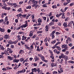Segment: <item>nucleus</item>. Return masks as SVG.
<instances>
[{
  "mask_svg": "<svg viewBox=\"0 0 74 74\" xmlns=\"http://www.w3.org/2000/svg\"><path fill=\"white\" fill-rule=\"evenodd\" d=\"M25 24H24L23 25H21V27H22V28H23L26 27H27V21H26L25 22Z\"/></svg>",
  "mask_w": 74,
  "mask_h": 74,
  "instance_id": "1",
  "label": "nucleus"
},
{
  "mask_svg": "<svg viewBox=\"0 0 74 74\" xmlns=\"http://www.w3.org/2000/svg\"><path fill=\"white\" fill-rule=\"evenodd\" d=\"M55 31H53L52 32L51 34L50 35L52 37V39H53L54 37H55V36L54 35V34L55 33Z\"/></svg>",
  "mask_w": 74,
  "mask_h": 74,
  "instance_id": "2",
  "label": "nucleus"
},
{
  "mask_svg": "<svg viewBox=\"0 0 74 74\" xmlns=\"http://www.w3.org/2000/svg\"><path fill=\"white\" fill-rule=\"evenodd\" d=\"M0 49L2 50L3 51H5V49L1 45H0Z\"/></svg>",
  "mask_w": 74,
  "mask_h": 74,
  "instance_id": "3",
  "label": "nucleus"
},
{
  "mask_svg": "<svg viewBox=\"0 0 74 74\" xmlns=\"http://www.w3.org/2000/svg\"><path fill=\"white\" fill-rule=\"evenodd\" d=\"M59 58L60 59H61L62 58L65 59V56L64 54H62L60 56Z\"/></svg>",
  "mask_w": 74,
  "mask_h": 74,
  "instance_id": "4",
  "label": "nucleus"
},
{
  "mask_svg": "<svg viewBox=\"0 0 74 74\" xmlns=\"http://www.w3.org/2000/svg\"><path fill=\"white\" fill-rule=\"evenodd\" d=\"M4 38H5L6 40H7V39H10V37H9V35H5L4 36Z\"/></svg>",
  "mask_w": 74,
  "mask_h": 74,
  "instance_id": "5",
  "label": "nucleus"
},
{
  "mask_svg": "<svg viewBox=\"0 0 74 74\" xmlns=\"http://www.w3.org/2000/svg\"><path fill=\"white\" fill-rule=\"evenodd\" d=\"M14 6V8H16H16H18V5H17V4H16V3H13L12 6Z\"/></svg>",
  "mask_w": 74,
  "mask_h": 74,
  "instance_id": "6",
  "label": "nucleus"
},
{
  "mask_svg": "<svg viewBox=\"0 0 74 74\" xmlns=\"http://www.w3.org/2000/svg\"><path fill=\"white\" fill-rule=\"evenodd\" d=\"M8 60H14V57H11V56H8Z\"/></svg>",
  "mask_w": 74,
  "mask_h": 74,
  "instance_id": "7",
  "label": "nucleus"
},
{
  "mask_svg": "<svg viewBox=\"0 0 74 74\" xmlns=\"http://www.w3.org/2000/svg\"><path fill=\"white\" fill-rule=\"evenodd\" d=\"M58 73H59V74H60L61 73H63V68H61L60 70V71L58 70Z\"/></svg>",
  "mask_w": 74,
  "mask_h": 74,
  "instance_id": "8",
  "label": "nucleus"
},
{
  "mask_svg": "<svg viewBox=\"0 0 74 74\" xmlns=\"http://www.w3.org/2000/svg\"><path fill=\"white\" fill-rule=\"evenodd\" d=\"M19 61V60L16 59L13 60V62H14V63H18Z\"/></svg>",
  "mask_w": 74,
  "mask_h": 74,
  "instance_id": "9",
  "label": "nucleus"
},
{
  "mask_svg": "<svg viewBox=\"0 0 74 74\" xmlns=\"http://www.w3.org/2000/svg\"><path fill=\"white\" fill-rule=\"evenodd\" d=\"M51 67H56L57 66V64H56V63H52L51 64Z\"/></svg>",
  "mask_w": 74,
  "mask_h": 74,
  "instance_id": "10",
  "label": "nucleus"
},
{
  "mask_svg": "<svg viewBox=\"0 0 74 74\" xmlns=\"http://www.w3.org/2000/svg\"><path fill=\"white\" fill-rule=\"evenodd\" d=\"M33 31H31L30 32V33L29 34V36H30V37L33 36Z\"/></svg>",
  "mask_w": 74,
  "mask_h": 74,
  "instance_id": "11",
  "label": "nucleus"
},
{
  "mask_svg": "<svg viewBox=\"0 0 74 74\" xmlns=\"http://www.w3.org/2000/svg\"><path fill=\"white\" fill-rule=\"evenodd\" d=\"M5 31V29L4 28H1L0 27V32H4Z\"/></svg>",
  "mask_w": 74,
  "mask_h": 74,
  "instance_id": "12",
  "label": "nucleus"
},
{
  "mask_svg": "<svg viewBox=\"0 0 74 74\" xmlns=\"http://www.w3.org/2000/svg\"><path fill=\"white\" fill-rule=\"evenodd\" d=\"M24 51L23 50H20L19 51V54H23L24 53Z\"/></svg>",
  "mask_w": 74,
  "mask_h": 74,
  "instance_id": "13",
  "label": "nucleus"
},
{
  "mask_svg": "<svg viewBox=\"0 0 74 74\" xmlns=\"http://www.w3.org/2000/svg\"><path fill=\"white\" fill-rule=\"evenodd\" d=\"M34 59L35 60V62H36L37 60H39V58L36 56L34 57Z\"/></svg>",
  "mask_w": 74,
  "mask_h": 74,
  "instance_id": "14",
  "label": "nucleus"
},
{
  "mask_svg": "<svg viewBox=\"0 0 74 74\" xmlns=\"http://www.w3.org/2000/svg\"><path fill=\"white\" fill-rule=\"evenodd\" d=\"M25 47L26 49H27L28 50H30V48L29 47H28V46H27V45H25Z\"/></svg>",
  "mask_w": 74,
  "mask_h": 74,
  "instance_id": "15",
  "label": "nucleus"
},
{
  "mask_svg": "<svg viewBox=\"0 0 74 74\" xmlns=\"http://www.w3.org/2000/svg\"><path fill=\"white\" fill-rule=\"evenodd\" d=\"M66 17L64 16V13H62V19H65Z\"/></svg>",
  "mask_w": 74,
  "mask_h": 74,
  "instance_id": "16",
  "label": "nucleus"
},
{
  "mask_svg": "<svg viewBox=\"0 0 74 74\" xmlns=\"http://www.w3.org/2000/svg\"><path fill=\"white\" fill-rule=\"evenodd\" d=\"M26 37L25 36H22V40H25L26 39Z\"/></svg>",
  "mask_w": 74,
  "mask_h": 74,
  "instance_id": "17",
  "label": "nucleus"
},
{
  "mask_svg": "<svg viewBox=\"0 0 74 74\" xmlns=\"http://www.w3.org/2000/svg\"><path fill=\"white\" fill-rule=\"evenodd\" d=\"M11 9V8L10 7H6L5 8V10H8V11H9Z\"/></svg>",
  "mask_w": 74,
  "mask_h": 74,
  "instance_id": "18",
  "label": "nucleus"
},
{
  "mask_svg": "<svg viewBox=\"0 0 74 74\" xmlns=\"http://www.w3.org/2000/svg\"><path fill=\"white\" fill-rule=\"evenodd\" d=\"M17 38H18V40H19V41L21 40V36L20 35H18L17 36Z\"/></svg>",
  "mask_w": 74,
  "mask_h": 74,
  "instance_id": "19",
  "label": "nucleus"
},
{
  "mask_svg": "<svg viewBox=\"0 0 74 74\" xmlns=\"http://www.w3.org/2000/svg\"><path fill=\"white\" fill-rule=\"evenodd\" d=\"M8 43H9L10 44H14V42H12L11 40H10L8 42Z\"/></svg>",
  "mask_w": 74,
  "mask_h": 74,
  "instance_id": "20",
  "label": "nucleus"
},
{
  "mask_svg": "<svg viewBox=\"0 0 74 74\" xmlns=\"http://www.w3.org/2000/svg\"><path fill=\"white\" fill-rule=\"evenodd\" d=\"M13 4V3H10V2L7 3V4H8V5H10V6H12Z\"/></svg>",
  "mask_w": 74,
  "mask_h": 74,
  "instance_id": "21",
  "label": "nucleus"
},
{
  "mask_svg": "<svg viewBox=\"0 0 74 74\" xmlns=\"http://www.w3.org/2000/svg\"><path fill=\"white\" fill-rule=\"evenodd\" d=\"M67 40L68 41H69L70 42H71V39L70 37H68L67 38Z\"/></svg>",
  "mask_w": 74,
  "mask_h": 74,
  "instance_id": "22",
  "label": "nucleus"
},
{
  "mask_svg": "<svg viewBox=\"0 0 74 74\" xmlns=\"http://www.w3.org/2000/svg\"><path fill=\"white\" fill-rule=\"evenodd\" d=\"M38 23H41L42 22V20L41 18H39L38 20Z\"/></svg>",
  "mask_w": 74,
  "mask_h": 74,
  "instance_id": "23",
  "label": "nucleus"
},
{
  "mask_svg": "<svg viewBox=\"0 0 74 74\" xmlns=\"http://www.w3.org/2000/svg\"><path fill=\"white\" fill-rule=\"evenodd\" d=\"M67 45H63L62 46V48H64L66 47H67Z\"/></svg>",
  "mask_w": 74,
  "mask_h": 74,
  "instance_id": "24",
  "label": "nucleus"
},
{
  "mask_svg": "<svg viewBox=\"0 0 74 74\" xmlns=\"http://www.w3.org/2000/svg\"><path fill=\"white\" fill-rule=\"evenodd\" d=\"M63 26L65 27H67V23H64L63 24Z\"/></svg>",
  "mask_w": 74,
  "mask_h": 74,
  "instance_id": "25",
  "label": "nucleus"
},
{
  "mask_svg": "<svg viewBox=\"0 0 74 74\" xmlns=\"http://www.w3.org/2000/svg\"><path fill=\"white\" fill-rule=\"evenodd\" d=\"M32 72H36V68H34V69H32Z\"/></svg>",
  "mask_w": 74,
  "mask_h": 74,
  "instance_id": "26",
  "label": "nucleus"
},
{
  "mask_svg": "<svg viewBox=\"0 0 74 74\" xmlns=\"http://www.w3.org/2000/svg\"><path fill=\"white\" fill-rule=\"evenodd\" d=\"M52 8H53V9H54L55 8H57V7L56 6V5H53L52 6Z\"/></svg>",
  "mask_w": 74,
  "mask_h": 74,
  "instance_id": "27",
  "label": "nucleus"
},
{
  "mask_svg": "<svg viewBox=\"0 0 74 74\" xmlns=\"http://www.w3.org/2000/svg\"><path fill=\"white\" fill-rule=\"evenodd\" d=\"M54 23H53L52 22H51L49 24V26H52L53 25H54Z\"/></svg>",
  "mask_w": 74,
  "mask_h": 74,
  "instance_id": "28",
  "label": "nucleus"
},
{
  "mask_svg": "<svg viewBox=\"0 0 74 74\" xmlns=\"http://www.w3.org/2000/svg\"><path fill=\"white\" fill-rule=\"evenodd\" d=\"M19 73H23L22 71H18L16 73L17 74H19Z\"/></svg>",
  "mask_w": 74,
  "mask_h": 74,
  "instance_id": "29",
  "label": "nucleus"
},
{
  "mask_svg": "<svg viewBox=\"0 0 74 74\" xmlns=\"http://www.w3.org/2000/svg\"><path fill=\"white\" fill-rule=\"evenodd\" d=\"M25 60V59L23 58H22L20 59V62H22V61H23Z\"/></svg>",
  "mask_w": 74,
  "mask_h": 74,
  "instance_id": "30",
  "label": "nucleus"
},
{
  "mask_svg": "<svg viewBox=\"0 0 74 74\" xmlns=\"http://www.w3.org/2000/svg\"><path fill=\"white\" fill-rule=\"evenodd\" d=\"M69 63H72L73 64H74V62L73 61H69L68 62Z\"/></svg>",
  "mask_w": 74,
  "mask_h": 74,
  "instance_id": "31",
  "label": "nucleus"
},
{
  "mask_svg": "<svg viewBox=\"0 0 74 74\" xmlns=\"http://www.w3.org/2000/svg\"><path fill=\"white\" fill-rule=\"evenodd\" d=\"M8 21V16H6L5 18V21L7 22Z\"/></svg>",
  "mask_w": 74,
  "mask_h": 74,
  "instance_id": "32",
  "label": "nucleus"
},
{
  "mask_svg": "<svg viewBox=\"0 0 74 74\" xmlns=\"http://www.w3.org/2000/svg\"><path fill=\"white\" fill-rule=\"evenodd\" d=\"M31 8V6L30 5H29L28 6H27L26 7V8L27 9H30Z\"/></svg>",
  "mask_w": 74,
  "mask_h": 74,
  "instance_id": "33",
  "label": "nucleus"
},
{
  "mask_svg": "<svg viewBox=\"0 0 74 74\" xmlns=\"http://www.w3.org/2000/svg\"><path fill=\"white\" fill-rule=\"evenodd\" d=\"M40 71H41L40 70V68L36 69V71H38L39 73V72H40Z\"/></svg>",
  "mask_w": 74,
  "mask_h": 74,
  "instance_id": "34",
  "label": "nucleus"
},
{
  "mask_svg": "<svg viewBox=\"0 0 74 74\" xmlns=\"http://www.w3.org/2000/svg\"><path fill=\"white\" fill-rule=\"evenodd\" d=\"M40 58L42 60H44L45 59V57H44V56H42L40 57Z\"/></svg>",
  "mask_w": 74,
  "mask_h": 74,
  "instance_id": "35",
  "label": "nucleus"
},
{
  "mask_svg": "<svg viewBox=\"0 0 74 74\" xmlns=\"http://www.w3.org/2000/svg\"><path fill=\"white\" fill-rule=\"evenodd\" d=\"M16 16H17V17H20L21 16H22V14H18V15H17Z\"/></svg>",
  "mask_w": 74,
  "mask_h": 74,
  "instance_id": "36",
  "label": "nucleus"
},
{
  "mask_svg": "<svg viewBox=\"0 0 74 74\" xmlns=\"http://www.w3.org/2000/svg\"><path fill=\"white\" fill-rule=\"evenodd\" d=\"M22 73H24L25 71H26V69H23L22 70Z\"/></svg>",
  "mask_w": 74,
  "mask_h": 74,
  "instance_id": "37",
  "label": "nucleus"
},
{
  "mask_svg": "<svg viewBox=\"0 0 74 74\" xmlns=\"http://www.w3.org/2000/svg\"><path fill=\"white\" fill-rule=\"evenodd\" d=\"M63 59H61V61L60 62V63L62 64H63Z\"/></svg>",
  "mask_w": 74,
  "mask_h": 74,
  "instance_id": "38",
  "label": "nucleus"
},
{
  "mask_svg": "<svg viewBox=\"0 0 74 74\" xmlns=\"http://www.w3.org/2000/svg\"><path fill=\"white\" fill-rule=\"evenodd\" d=\"M17 11H18V12H22V9L21 8L17 10Z\"/></svg>",
  "mask_w": 74,
  "mask_h": 74,
  "instance_id": "39",
  "label": "nucleus"
},
{
  "mask_svg": "<svg viewBox=\"0 0 74 74\" xmlns=\"http://www.w3.org/2000/svg\"><path fill=\"white\" fill-rule=\"evenodd\" d=\"M55 18V16H52L50 17V19L51 20H52V19L53 18Z\"/></svg>",
  "mask_w": 74,
  "mask_h": 74,
  "instance_id": "40",
  "label": "nucleus"
},
{
  "mask_svg": "<svg viewBox=\"0 0 74 74\" xmlns=\"http://www.w3.org/2000/svg\"><path fill=\"white\" fill-rule=\"evenodd\" d=\"M8 1V0H3L2 2L3 3H5V2H7Z\"/></svg>",
  "mask_w": 74,
  "mask_h": 74,
  "instance_id": "41",
  "label": "nucleus"
},
{
  "mask_svg": "<svg viewBox=\"0 0 74 74\" xmlns=\"http://www.w3.org/2000/svg\"><path fill=\"white\" fill-rule=\"evenodd\" d=\"M18 42V40H15L14 42H13V43L14 44H16V43H17V42Z\"/></svg>",
  "mask_w": 74,
  "mask_h": 74,
  "instance_id": "42",
  "label": "nucleus"
},
{
  "mask_svg": "<svg viewBox=\"0 0 74 74\" xmlns=\"http://www.w3.org/2000/svg\"><path fill=\"white\" fill-rule=\"evenodd\" d=\"M67 3H68V4H69V3H71V0H67L66 1Z\"/></svg>",
  "mask_w": 74,
  "mask_h": 74,
  "instance_id": "43",
  "label": "nucleus"
},
{
  "mask_svg": "<svg viewBox=\"0 0 74 74\" xmlns=\"http://www.w3.org/2000/svg\"><path fill=\"white\" fill-rule=\"evenodd\" d=\"M47 41H48V39L46 37V38L44 40V41H45V42H46Z\"/></svg>",
  "mask_w": 74,
  "mask_h": 74,
  "instance_id": "44",
  "label": "nucleus"
},
{
  "mask_svg": "<svg viewBox=\"0 0 74 74\" xmlns=\"http://www.w3.org/2000/svg\"><path fill=\"white\" fill-rule=\"evenodd\" d=\"M42 33V31H39L37 32V33H38V34H39V33Z\"/></svg>",
  "mask_w": 74,
  "mask_h": 74,
  "instance_id": "45",
  "label": "nucleus"
},
{
  "mask_svg": "<svg viewBox=\"0 0 74 74\" xmlns=\"http://www.w3.org/2000/svg\"><path fill=\"white\" fill-rule=\"evenodd\" d=\"M9 53H12V52H13V51L11 50V49H10V50L9 51Z\"/></svg>",
  "mask_w": 74,
  "mask_h": 74,
  "instance_id": "46",
  "label": "nucleus"
},
{
  "mask_svg": "<svg viewBox=\"0 0 74 74\" xmlns=\"http://www.w3.org/2000/svg\"><path fill=\"white\" fill-rule=\"evenodd\" d=\"M36 36H37V35H34V36H33L32 37V38H36Z\"/></svg>",
  "mask_w": 74,
  "mask_h": 74,
  "instance_id": "47",
  "label": "nucleus"
},
{
  "mask_svg": "<svg viewBox=\"0 0 74 74\" xmlns=\"http://www.w3.org/2000/svg\"><path fill=\"white\" fill-rule=\"evenodd\" d=\"M37 65V63H35L33 64V66H35V67H36V66Z\"/></svg>",
  "mask_w": 74,
  "mask_h": 74,
  "instance_id": "48",
  "label": "nucleus"
},
{
  "mask_svg": "<svg viewBox=\"0 0 74 74\" xmlns=\"http://www.w3.org/2000/svg\"><path fill=\"white\" fill-rule=\"evenodd\" d=\"M22 27H21V26L20 27H19L18 28H17L16 29V30H19L20 28H21Z\"/></svg>",
  "mask_w": 74,
  "mask_h": 74,
  "instance_id": "49",
  "label": "nucleus"
},
{
  "mask_svg": "<svg viewBox=\"0 0 74 74\" xmlns=\"http://www.w3.org/2000/svg\"><path fill=\"white\" fill-rule=\"evenodd\" d=\"M68 27H71L72 26V25H71V24H70V23H69L68 24Z\"/></svg>",
  "mask_w": 74,
  "mask_h": 74,
  "instance_id": "50",
  "label": "nucleus"
},
{
  "mask_svg": "<svg viewBox=\"0 0 74 74\" xmlns=\"http://www.w3.org/2000/svg\"><path fill=\"white\" fill-rule=\"evenodd\" d=\"M56 35H58V34H60V33L58 32H56Z\"/></svg>",
  "mask_w": 74,
  "mask_h": 74,
  "instance_id": "51",
  "label": "nucleus"
},
{
  "mask_svg": "<svg viewBox=\"0 0 74 74\" xmlns=\"http://www.w3.org/2000/svg\"><path fill=\"white\" fill-rule=\"evenodd\" d=\"M52 15V12H50L49 13V16H51Z\"/></svg>",
  "mask_w": 74,
  "mask_h": 74,
  "instance_id": "52",
  "label": "nucleus"
},
{
  "mask_svg": "<svg viewBox=\"0 0 74 74\" xmlns=\"http://www.w3.org/2000/svg\"><path fill=\"white\" fill-rule=\"evenodd\" d=\"M42 7H47V6L45 4L43 5H42Z\"/></svg>",
  "mask_w": 74,
  "mask_h": 74,
  "instance_id": "53",
  "label": "nucleus"
},
{
  "mask_svg": "<svg viewBox=\"0 0 74 74\" xmlns=\"http://www.w3.org/2000/svg\"><path fill=\"white\" fill-rule=\"evenodd\" d=\"M56 40H54L51 42V43L52 44H55L56 42Z\"/></svg>",
  "mask_w": 74,
  "mask_h": 74,
  "instance_id": "54",
  "label": "nucleus"
},
{
  "mask_svg": "<svg viewBox=\"0 0 74 74\" xmlns=\"http://www.w3.org/2000/svg\"><path fill=\"white\" fill-rule=\"evenodd\" d=\"M68 3L67 2H64V5H67Z\"/></svg>",
  "mask_w": 74,
  "mask_h": 74,
  "instance_id": "55",
  "label": "nucleus"
},
{
  "mask_svg": "<svg viewBox=\"0 0 74 74\" xmlns=\"http://www.w3.org/2000/svg\"><path fill=\"white\" fill-rule=\"evenodd\" d=\"M3 21H4V20H3V19H0V23H2V22H3Z\"/></svg>",
  "mask_w": 74,
  "mask_h": 74,
  "instance_id": "56",
  "label": "nucleus"
},
{
  "mask_svg": "<svg viewBox=\"0 0 74 74\" xmlns=\"http://www.w3.org/2000/svg\"><path fill=\"white\" fill-rule=\"evenodd\" d=\"M23 1H21L19 2V4L21 5V4H23Z\"/></svg>",
  "mask_w": 74,
  "mask_h": 74,
  "instance_id": "57",
  "label": "nucleus"
},
{
  "mask_svg": "<svg viewBox=\"0 0 74 74\" xmlns=\"http://www.w3.org/2000/svg\"><path fill=\"white\" fill-rule=\"evenodd\" d=\"M53 74H58V72L56 71H54L53 72Z\"/></svg>",
  "mask_w": 74,
  "mask_h": 74,
  "instance_id": "58",
  "label": "nucleus"
},
{
  "mask_svg": "<svg viewBox=\"0 0 74 74\" xmlns=\"http://www.w3.org/2000/svg\"><path fill=\"white\" fill-rule=\"evenodd\" d=\"M69 46L70 47H72L73 46V44L72 43H70L69 44Z\"/></svg>",
  "mask_w": 74,
  "mask_h": 74,
  "instance_id": "59",
  "label": "nucleus"
},
{
  "mask_svg": "<svg viewBox=\"0 0 74 74\" xmlns=\"http://www.w3.org/2000/svg\"><path fill=\"white\" fill-rule=\"evenodd\" d=\"M2 14H3V15H4L5 16H6L7 15V13H2Z\"/></svg>",
  "mask_w": 74,
  "mask_h": 74,
  "instance_id": "60",
  "label": "nucleus"
},
{
  "mask_svg": "<svg viewBox=\"0 0 74 74\" xmlns=\"http://www.w3.org/2000/svg\"><path fill=\"white\" fill-rule=\"evenodd\" d=\"M32 18L33 19L34 18V14H33L32 16Z\"/></svg>",
  "mask_w": 74,
  "mask_h": 74,
  "instance_id": "61",
  "label": "nucleus"
},
{
  "mask_svg": "<svg viewBox=\"0 0 74 74\" xmlns=\"http://www.w3.org/2000/svg\"><path fill=\"white\" fill-rule=\"evenodd\" d=\"M0 58H4V56L2 55H0Z\"/></svg>",
  "mask_w": 74,
  "mask_h": 74,
  "instance_id": "62",
  "label": "nucleus"
},
{
  "mask_svg": "<svg viewBox=\"0 0 74 74\" xmlns=\"http://www.w3.org/2000/svg\"><path fill=\"white\" fill-rule=\"evenodd\" d=\"M73 5H74V3H71V4H70V6H73Z\"/></svg>",
  "mask_w": 74,
  "mask_h": 74,
  "instance_id": "63",
  "label": "nucleus"
},
{
  "mask_svg": "<svg viewBox=\"0 0 74 74\" xmlns=\"http://www.w3.org/2000/svg\"><path fill=\"white\" fill-rule=\"evenodd\" d=\"M11 30L9 29L7 30V32L8 33H10V32H11Z\"/></svg>",
  "mask_w": 74,
  "mask_h": 74,
  "instance_id": "64",
  "label": "nucleus"
}]
</instances>
